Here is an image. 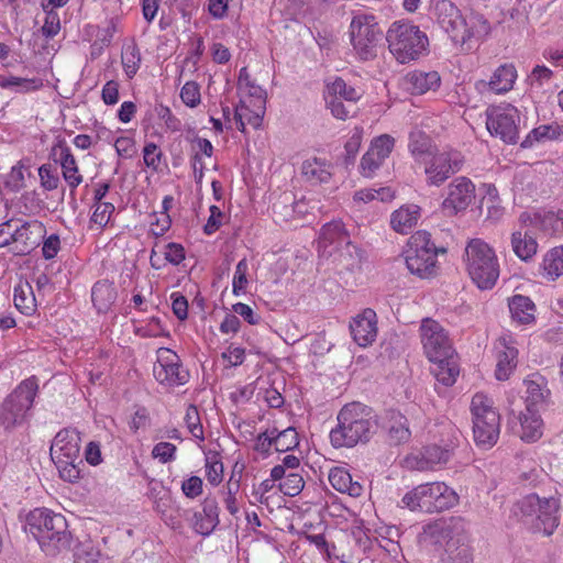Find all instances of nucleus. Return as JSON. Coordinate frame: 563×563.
Segmentation results:
<instances>
[{
    "label": "nucleus",
    "mask_w": 563,
    "mask_h": 563,
    "mask_svg": "<svg viewBox=\"0 0 563 563\" xmlns=\"http://www.w3.org/2000/svg\"><path fill=\"white\" fill-rule=\"evenodd\" d=\"M362 137H363L362 136V130L356 128L354 130L353 134L350 136V139L345 143L344 150H345V153H346V156H345V164L346 165L353 164V162L355 159V156H356V154L360 151V147H361V144H362Z\"/></svg>",
    "instance_id": "57"
},
{
    "label": "nucleus",
    "mask_w": 563,
    "mask_h": 563,
    "mask_svg": "<svg viewBox=\"0 0 563 563\" xmlns=\"http://www.w3.org/2000/svg\"><path fill=\"white\" fill-rule=\"evenodd\" d=\"M195 529L202 536H209L219 523V507L216 498L207 497L202 511L195 514Z\"/></svg>",
    "instance_id": "28"
},
{
    "label": "nucleus",
    "mask_w": 563,
    "mask_h": 563,
    "mask_svg": "<svg viewBox=\"0 0 563 563\" xmlns=\"http://www.w3.org/2000/svg\"><path fill=\"white\" fill-rule=\"evenodd\" d=\"M275 449L278 452H287L299 445L298 433L295 428H287L283 431H276L274 434Z\"/></svg>",
    "instance_id": "45"
},
{
    "label": "nucleus",
    "mask_w": 563,
    "mask_h": 563,
    "mask_svg": "<svg viewBox=\"0 0 563 563\" xmlns=\"http://www.w3.org/2000/svg\"><path fill=\"white\" fill-rule=\"evenodd\" d=\"M350 34L353 48L361 59L369 60L376 57L384 31L375 15L356 13L351 21Z\"/></svg>",
    "instance_id": "10"
},
{
    "label": "nucleus",
    "mask_w": 563,
    "mask_h": 563,
    "mask_svg": "<svg viewBox=\"0 0 563 563\" xmlns=\"http://www.w3.org/2000/svg\"><path fill=\"white\" fill-rule=\"evenodd\" d=\"M499 344L503 350L498 351L497 354V365L495 376L498 380H506L509 378L512 371L517 365V349L507 345L506 339H500Z\"/></svg>",
    "instance_id": "33"
},
{
    "label": "nucleus",
    "mask_w": 563,
    "mask_h": 563,
    "mask_svg": "<svg viewBox=\"0 0 563 563\" xmlns=\"http://www.w3.org/2000/svg\"><path fill=\"white\" fill-rule=\"evenodd\" d=\"M189 432L197 439H203V429L200 423L198 409L195 406H189L185 417Z\"/></svg>",
    "instance_id": "58"
},
{
    "label": "nucleus",
    "mask_w": 563,
    "mask_h": 563,
    "mask_svg": "<svg viewBox=\"0 0 563 563\" xmlns=\"http://www.w3.org/2000/svg\"><path fill=\"white\" fill-rule=\"evenodd\" d=\"M388 439L393 444H402L410 440L411 431L408 419L397 410H388L385 415Z\"/></svg>",
    "instance_id": "27"
},
{
    "label": "nucleus",
    "mask_w": 563,
    "mask_h": 563,
    "mask_svg": "<svg viewBox=\"0 0 563 563\" xmlns=\"http://www.w3.org/2000/svg\"><path fill=\"white\" fill-rule=\"evenodd\" d=\"M121 62L126 76L132 78L137 73L141 64L140 49L135 44H129L123 47Z\"/></svg>",
    "instance_id": "42"
},
{
    "label": "nucleus",
    "mask_w": 563,
    "mask_h": 563,
    "mask_svg": "<svg viewBox=\"0 0 563 563\" xmlns=\"http://www.w3.org/2000/svg\"><path fill=\"white\" fill-rule=\"evenodd\" d=\"M523 383L527 387L526 410L539 411V408L548 402L551 395L544 378L540 375H532Z\"/></svg>",
    "instance_id": "26"
},
{
    "label": "nucleus",
    "mask_w": 563,
    "mask_h": 563,
    "mask_svg": "<svg viewBox=\"0 0 563 563\" xmlns=\"http://www.w3.org/2000/svg\"><path fill=\"white\" fill-rule=\"evenodd\" d=\"M43 86V81L40 78H13V88L15 92L25 93L30 91H35Z\"/></svg>",
    "instance_id": "64"
},
{
    "label": "nucleus",
    "mask_w": 563,
    "mask_h": 563,
    "mask_svg": "<svg viewBox=\"0 0 563 563\" xmlns=\"http://www.w3.org/2000/svg\"><path fill=\"white\" fill-rule=\"evenodd\" d=\"M329 482L331 486L343 494L351 497H360L363 494V486L352 479L351 474L343 467H333L329 473Z\"/></svg>",
    "instance_id": "31"
},
{
    "label": "nucleus",
    "mask_w": 563,
    "mask_h": 563,
    "mask_svg": "<svg viewBox=\"0 0 563 563\" xmlns=\"http://www.w3.org/2000/svg\"><path fill=\"white\" fill-rule=\"evenodd\" d=\"M38 176L41 179V186L45 190H54L59 185V177L48 164H44L38 168Z\"/></svg>",
    "instance_id": "56"
},
{
    "label": "nucleus",
    "mask_w": 563,
    "mask_h": 563,
    "mask_svg": "<svg viewBox=\"0 0 563 563\" xmlns=\"http://www.w3.org/2000/svg\"><path fill=\"white\" fill-rule=\"evenodd\" d=\"M223 475V464L220 460L213 459H207L206 462V476L208 482L211 485H218L222 481Z\"/></svg>",
    "instance_id": "62"
},
{
    "label": "nucleus",
    "mask_w": 563,
    "mask_h": 563,
    "mask_svg": "<svg viewBox=\"0 0 563 563\" xmlns=\"http://www.w3.org/2000/svg\"><path fill=\"white\" fill-rule=\"evenodd\" d=\"M353 340L362 347L371 345L377 335L376 312L366 308L350 322Z\"/></svg>",
    "instance_id": "20"
},
{
    "label": "nucleus",
    "mask_w": 563,
    "mask_h": 563,
    "mask_svg": "<svg viewBox=\"0 0 563 563\" xmlns=\"http://www.w3.org/2000/svg\"><path fill=\"white\" fill-rule=\"evenodd\" d=\"M43 9L46 11L42 33L46 37H54L60 30L59 15L53 9L47 10V5L43 2Z\"/></svg>",
    "instance_id": "54"
},
{
    "label": "nucleus",
    "mask_w": 563,
    "mask_h": 563,
    "mask_svg": "<svg viewBox=\"0 0 563 563\" xmlns=\"http://www.w3.org/2000/svg\"><path fill=\"white\" fill-rule=\"evenodd\" d=\"M434 364L432 372L435 378L445 386H452L459 375V366L454 352L443 360H430Z\"/></svg>",
    "instance_id": "37"
},
{
    "label": "nucleus",
    "mask_w": 563,
    "mask_h": 563,
    "mask_svg": "<svg viewBox=\"0 0 563 563\" xmlns=\"http://www.w3.org/2000/svg\"><path fill=\"white\" fill-rule=\"evenodd\" d=\"M433 13L439 25L455 43L467 41V21L461 10L451 0H438Z\"/></svg>",
    "instance_id": "16"
},
{
    "label": "nucleus",
    "mask_w": 563,
    "mask_h": 563,
    "mask_svg": "<svg viewBox=\"0 0 563 563\" xmlns=\"http://www.w3.org/2000/svg\"><path fill=\"white\" fill-rule=\"evenodd\" d=\"M247 272L249 264L247 261L243 258L238 263L233 277L232 291L235 296H240L245 292L247 285Z\"/></svg>",
    "instance_id": "53"
},
{
    "label": "nucleus",
    "mask_w": 563,
    "mask_h": 563,
    "mask_svg": "<svg viewBox=\"0 0 563 563\" xmlns=\"http://www.w3.org/2000/svg\"><path fill=\"white\" fill-rule=\"evenodd\" d=\"M542 267L549 279L555 280L563 275V246L550 250L543 258Z\"/></svg>",
    "instance_id": "41"
},
{
    "label": "nucleus",
    "mask_w": 563,
    "mask_h": 563,
    "mask_svg": "<svg viewBox=\"0 0 563 563\" xmlns=\"http://www.w3.org/2000/svg\"><path fill=\"white\" fill-rule=\"evenodd\" d=\"M333 255V262L340 272L345 271L349 273H354L361 269V251L357 249V246L353 245L351 241L335 250Z\"/></svg>",
    "instance_id": "29"
},
{
    "label": "nucleus",
    "mask_w": 563,
    "mask_h": 563,
    "mask_svg": "<svg viewBox=\"0 0 563 563\" xmlns=\"http://www.w3.org/2000/svg\"><path fill=\"white\" fill-rule=\"evenodd\" d=\"M336 420V427L330 432L331 444L336 449L366 444L379 428L375 411L361 402H351L343 406Z\"/></svg>",
    "instance_id": "1"
},
{
    "label": "nucleus",
    "mask_w": 563,
    "mask_h": 563,
    "mask_svg": "<svg viewBox=\"0 0 563 563\" xmlns=\"http://www.w3.org/2000/svg\"><path fill=\"white\" fill-rule=\"evenodd\" d=\"M408 148L415 161L419 164H424L437 151L431 139L421 131L410 133Z\"/></svg>",
    "instance_id": "34"
},
{
    "label": "nucleus",
    "mask_w": 563,
    "mask_h": 563,
    "mask_svg": "<svg viewBox=\"0 0 563 563\" xmlns=\"http://www.w3.org/2000/svg\"><path fill=\"white\" fill-rule=\"evenodd\" d=\"M486 115V126L492 135L499 136L505 143H517L520 115L516 107L510 103L490 107Z\"/></svg>",
    "instance_id": "12"
},
{
    "label": "nucleus",
    "mask_w": 563,
    "mask_h": 563,
    "mask_svg": "<svg viewBox=\"0 0 563 563\" xmlns=\"http://www.w3.org/2000/svg\"><path fill=\"white\" fill-rule=\"evenodd\" d=\"M441 78L437 71L413 70L404 78V87L411 95H423L440 87Z\"/></svg>",
    "instance_id": "24"
},
{
    "label": "nucleus",
    "mask_w": 563,
    "mask_h": 563,
    "mask_svg": "<svg viewBox=\"0 0 563 563\" xmlns=\"http://www.w3.org/2000/svg\"><path fill=\"white\" fill-rule=\"evenodd\" d=\"M350 235L341 221H332L324 224L321 229L319 250L322 255L332 256L334 251L341 245L350 242Z\"/></svg>",
    "instance_id": "22"
},
{
    "label": "nucleus",
    "mask_w": 563,
    "mask_h": 563,
    "mask_svg": "<svg viewBox=\"0 0 563 563\" xmlns=\"http://www.w3.org/2000/svg\"><path fill=\"white\" fill-rule=\"evenodd\" d=\"M37 390L38 384L34 376L15 387L0 405V429L11 432L26 422Z\"/></svg>",
    "instance_id": "6"
},
{
    "label": "nucleus",
    "mask_w": 563,
    "mask_h": 563,
    "mask_svg": "<svg viewBox=\"0 0 563 563\" xmlns=\"http://www.w3.org/2000/svg\"><path fill=\"white\" fill-rule=\"evenodd\" d=\"M305 482L301 475L297 473H289L279 484V489L286 496H297L303 488Z\"/></svg>",
    "instance_id": "52"
},
{
    "label": "nucleus",
    "mask_w": 563,
    "mask_h": 563,
    "mask_svg": "<svg viewBox=\"0 0 563 563\" xmlns=\"http://www.w3.org/2000/svg\"><path fill=\"white\" fill-rule=\"evenodd\" d=\"M51 156L55 163L60 164L63 177L71 188V194L82 183V176L79 174L78 166L69 146L65 140L58 139L51 151Z\"/></svg>",
    "instance_id": "19"
},
{
    "label": "nucleus",
    "mask_w": 563,
    "mask_h": 563,
    "mask_svg": "<svg viewBox=\"0 0 563 563\" xmlns=\"http://www.w3.org/2000/svg\"><path fill=\"white\" fill-rule=\"evenodd\" d=\"M452 455V450L449 445L440 446L431 444L424 446L419 453L410 454L405 459V464L408 468L415 471H429L437 465L445 464Z\"/></svg>",
    "instance_id": "18"
},
{
    "label": "nucleus",
    "mask_w": 563,
    "mask_h": 563,
    "mask_svg": "<svg viewBox=\"0 0 563 563\" xmlns=\"http://www.w3.org/2000/svg\"><path fill=\"white\" fill-rule=\"evenodd\" d=\"M523 516L537 515L534 529L544 536H551L559 526V500L554 497L541 499L536 494L525 496L517 504Z\"/></svg>",
    "instance_id": "11"
},
{
    "label": "nucleus",
    "mask_w": 563,
    "mask_h": 563,
    "mask_svg": "<svg viewBox=\"0 0 563 563\" xmlns=\"http://www.w3.org/2000/svg\"><path fill=\"white\" fill-rule=\"evenodd\" d=\"M114 211V206L110 202L96 203L95 211L91 216V221L100 227H106Z\"/></svg>",
    "instance_id": "59"
},
{
    "label": "nucleus",
    "mask_w": 563,
    "mask_h": 563,
    "mask_svg": "<svg viewBox=\"0 0 563 563\" xmlns=\"http://www.w3.org/2000/svg\"><path fill=\"white\" fill-rule=\"evenodd\" d=\"M200 97L199 86L195 81H187L180 90V98L183 102L190 108L200 103Z\"/></svg>",
    "instance_id": "55"
},
{
    "label": "nucleus",
    "mask_w": 563,
    "mask_h": 563,
    "mask_svg": "<svg viewBox=\"0 0 563 563\" xmlns=\"http://www.w3.org/2000/svg\"><path fill=\"white\" fill-rule=\"evenodd\" d=\"M517 78V70L512 64H504L499 66L489 80V87L497 93L509 91Z\"/></svg>",
    "instance_id": "38"
},
{
    "label": "nucleus",
    "mask_w": 563,
    "mask_h": 563,
    "mask_svg": "<svg viewBox=\"0 0 563 563\" xmlns=\"http://www.w3.org/2000/svg\"><path fill=\"white\" fill-rule=\"evenodd\" d=\"M510 243L515 255L523 262H530L538 252V242L531 229L514 231Z\"/></svg>",
    "instance_id": "25"
},
{
    "label": "nucleus",
    "mask_w": 563,
    "mask_h": 563,
    "mask_svg": "<svg viewBox=\"0 0 563 563\" xmlns=\"http://www.w3.org/2000/svg\"><path fill=\"white\" fill-rule=\"evenodd\" d=\"M473 417V434L477 445L494 446L500 433V415L494 407L493 400L477 393L471 401Z\"/></svg>",
    "instance_id": "8"
},
{
    "label": "nucleus",
    "mask_w": 563,
    "mask_h": 563,
    "mask_svg": "<svg viewBox=\"0 0 563 563\" xmlns=\"http://www.w3.org/2000/svg\"><path fill=\"white\" fill-rule=\"evenodd\" d=\"M521 433L520 439L532 443L542 437L543 421L537 410L527 411L519 416Z\"/></svg>",
    "instance_id": "35"
},
{
    "label": "nucleus",
    "mask_w": 563,
    "mask_h": 563,
    "mask_svg": "<svg viewBox=\"0 0 563 563\" xmlns=\"http://www.w3.org/2000/svg\"><path fill=\"white\" fill-rule=\"evenodd\" d=\"M475 198V186L466 177H457L448 186V196L442 202L449 216H455L467 209Z\"/></svg>",
    "instance_id": "17"
},
{
    "label": "nucleus",
    "mask_w": 563,
    "mask_h": 563,
    "mask_svg": "<svg viewBox=\"0 0 563 563\" xmlns=\"http://www.w3.org/2000/svg\"><path fill=\"white\" fill-rule=\"evenodd\" d=\"M445 252L438 249L431 241V234L427 231H417L410 236L404 251L407 268L411 274L421 278H430L437 272V255Z\"/></svg>",
    "instance_id": "9"
},
{
    "label": "nucleus",
    "mask_w": 563,
    "mask_h": 563,
    "mask_svg": "<svg viewBox=\"0 0 563 563\" xmlns=\"http://www.w3.org/2000/svg\"><path fill=\"white\" fill-rule=\"evenodd\" d=\"M80 441V433L76 429L60 430L51 445L53 461L57 460V456L64 460H79Z\"/></svg>",
    "instance_id": "21"
},
{
    "label": "nucleus",
    "mask_w": 563,
    "mask_h": 563,
    "mask_svg": "<svg viewBox=\"0 0 563 563\" xmlns=\"http://www.w3.org/2000/svg\"><path fill=\"white\" fill-rule=\"evenodd\" d=\"M240 482H241V475H239L236 477L235 474L233 473L225 486V492H224L225 496H224L223 501H224L225 508L232 516H234L239 512L236 495L240 490V486H241Z\"/></svg>",
    "instance_id": "46"
},
{
    "label": "nucleus",
    "mask_w": 563,
    "mask_h": 563,
    "mask_svg": "<svg viewBox=\"0 0 563 563\" xmlns=\"http://www.w3.org/2000/svg\"><path fill=\"white\" fill-rule=\"evenodd\" d=\"M548 234L563 232V211H545L540 212L538 228Z\"/></svg>",
    "instance_id": "44"
},
{
    "label": "nucleus",
    "mask_w": 563,
    "mask_h": 563,
    "mask_svg": "<svg viewBox=\"0 0 563 563\" xmlns=\"http://www.w3.org/2000/svg\"><path fill=\"white\" fill-rule=\"evenodd\" d=\"M13 301L15 308L25 316H31L35 311V296L27 282H20L14 287Z\"/></svg>",
    "instance_id": "39"
},
{
    "label": "nucleus",
    "mask_w": 563,
    "mask_h": 563,
    "mask_svg": "<svg viewBox=\"0 0 563 563\" xmlns=\"http://www.w3.org/2000/svg\"><path fill=\"white\" fill-rule=\"evenodd\" d=\"M4 186L12 192H18L24 187V174L22 166H13L7 175Z\"/></svg>",
    "instance_id": "60"
},
{
    "label": "nucleus",
    "mask_w": 563,
    "mask_h": 563,
    "mask_svg": "<svg viewBox=\"0 0 563 563\" xmlns=\"http://www.w3.org/2000/svg\"><path fill=\"white\" fill-rule=\"evenodd\" d=\"M467 273L476 286L492 289L499 277V263L494 249L482 239H472L465 247Z\"/></svg>",
    "instance_id": "4"
},
{
    "label": "nucleus",
    "mask_w": 563,
    "mask_h": 563,
    "mask_svg": "<svg viewBox=\"0 0 563 563\" xmlns=\"http://www.w3.org/2000/svg\"><path fill=\"white\" fill-rule=\"evenodd\" d=\"M410 510L427 514L440 512L457 505V494L442 482L418 485L401 499Z\"/></svg>",
    "instance_id": "7"
},
{
    "label": "nucleus",
    "mask_w": 563,
    "mask_h": 563,
    "mask_svg": "<svg viewBox=\"0 0 563 563\" xmlns=\"http://www.w3.org/2000/svg\"><path fill=\"white\" fill-rule=\"evenodd\" d=\"M155 379L166 386H180L188 382L189 374L183 367L179 356L167 347H159L153 366Z\"/></svg>",
    "instance_id": "15"
},
{
    "label": "nucleus",
    "mask_w": 563,
    "mask_h": 563,
    "mask_svg": "<svg viewBox=\"0 0 563 563\" xmlns=\"http://www.w3.org/2000/svg\"><path fill=\"white\" fill-rule=\"evenodd\" d=\"M394 145L395 139L393 136L389 134H382L372 141L368 151L373 152V154L378 158L385 161L390 155Z\"/></svg>",
    "instance_id": "49"
},
{
    "label": "nucleus",
    "mask_w": 563,
    "mask_h": 563,
    "mask_svg": "<svg viewBox=\"0 0 563 563\" xmlns=\"http://www.w3.org/2000/svg\"><path fill=\"white\" fill-rule=\"evenodd\" d=\"M25 530L37 540L41 549L48 555L70 548L73 536L62 514L47 508H36L26 516Z\"/></svg>",
    "instance_id": "2"
},
{
    "label": "nucleus",
    "mask_w": 563,
    "mask_h": 563,
    "mask_svg": "<svg viewBox=\"0 0 563 563\" xmlns=\"http://www.w3.org/2000/svg\"><path fill=\"white\" fill-rule=\"evenodd\" d=\"M384 159L378 158L373 152L367 151L361 161V173L365 177H372L374 173L380 167Z\"/></svg>",
    "instance_id": "61"
},
{
    "label": "nucleus",
    "mask_w": 563,
    "mask_h": 563,
    "mask_svg": "<svg viewBox=\"0 0 563 563\" xmlns=\"http://www.w3.org/2000/svg\"><path fill=\"white\" fill-rule=\"evenodd\" d=\"M419 217V206H402L391 213L390 225L396 232L407 234L417 224Z\"/></svg>",
    "instance_id": "32"
},
{
    "label": "nucleus",
    "mask_w": 563,
    "mask_h": 563,
    "mask_svg": "<svg viewBox=\"0 0 563 563\" xmlns=\"http://www.w3.org/2000/svg\"><path fill=\"white\" fill-rule=\"evenodd\" d=\"M389 52L401 64L418 59L428 51L429 40L418 25L396 21L386 32Z\"/></svg>",
    "instance_id": "3"
},
{
    "label": "nucleus",
    "mask_w": 563,
    "mask_h": 563,
    "mask_svg": "<svg viewBox=\"0 0 563 563\" xmlns=\"http://www.w3.org/2000/svg\"><path fill=\"white\" fill-rule=\"evenodd\" d=\"M91 299L99 312H107L117 300L114 285L108 280L97 282L91 290Z\"/></svg>",
    "instance_id": "36"
},
{
    "label": "nucleus",
    "mask_w": 563,
    "mask_h": 563,
    "mask_svg": "<svg viewBox=\"0 0 563 563\" xmlns=\"http://www.w3.org/2000/svg\"><path fill=\"white\" fill-rule=\"evenodd\" d=\"M464 164V156L455 150L435 151L423 164L426 181L429 186L440 187L452 175L459 173Z\"/></svg>",
    "instance_id": "13"
},
{
    "label": "nucleus",
    "mask_w": 563,
    "mask_h": 563,
    "mask_svg": "<svg viewBox=\"0 0 563 563\" xmlns=\"http://www.w3.org/2000/svg\"><path fill=\"white\" fill-rule=\"evenodd\" d=\"M423 533L435 539L445 540V552L452 563H472L473 549L462 518H451L444 522H433L423 528Z\"/></svg>",
    "instance_id": "5"
},
{
    "label": "nucleus",
    "mask_w": 563,
    "mask_h": 563,
    "mask_svg": "<svg viewBox=\"0 0 563 563\" xmlns=\"http://www.w3.org/2000/svg\"><path fill=\"white\" fill-rule=\"evenodd\" d=\"M559 126L540 125L533 129L526 140L521 143L522 147H528L532 144V137L536 141L554 140L559 136Z\"/></svg>",
    "instance_id": "51"
},
{
    "label": "nucleus",
    "mask_w": 563,
    "mask_h": 563,
    "mask_svg": "<svg viewBox=\"0 0 563 563\" xmlns=\"http://www.w3.org/2000/svg\"><path fill=\"white\" fill-rule=\"evenodd\" d=\"M43 231V227L38 223L33 225L24 222L22 225L12 231V243L14 246V254L26 255L38 245V236Z\"/></svg>",
    "instance_id": "23"
},
{
    "label": "nucleus",
    "mask_w": 563,
    "mask_h": 563,
    "mask_svg": "<svg viewBox=\"0 0 563 563\" xmlns=\"http://www.w3.org/2000/svg\"><path fill=\"white\" fill-rule=\"evenodd\" d=\"M60 478L66 482L74 483L80 477V465H84L81 459L79 460H64L57 456V460L54 461Z\"/></svg>",
    "instance_id": "43"
},
{
    "label": "nucleus",
    "mask_w": 563,
    "mask_h": 563,
    "mask_svg": "<svg viewBox=\"0 0 563 563\" xmlns=\"http://www.w3.org/2000/svg\"><path fill=\"white\" fill-rule=\"evenodd\" d=\"M327 104L336 119L346 120L355 114V104L351 102L344 103V100H341L340 97H330L327 99Z\"/></svg>",
    "instance_id": "50"
},
{
    "label": "nucleus",
    "mask_w": 563,
    "mask_h": 563,
    "mask_svg": "<svg viewBox=\"0 0 563 563\" xmlns=\"http://www.w3.org/2000/svg\"><path fill=\"white\" fill-rule=\"evenodd\" d=\"M489 31L490 24L483 14L473 12L470 15V21L467 22V40L471 37L486 36Z\"/></svg>",
    "instance_id": "48"
},
{
    "label": "nucleus",
    "mask_w": 563,
    "mask_h": 563,
    "mask_svg": "<svg viewBox=\"0 0 563 563\" xmlns=\"http://www.w3.org/2000/svg\"><path fill=\"white\" fill-rule=\"evenodd\" d=\"M508 307L514 321L520 324L534 322L537 308L529 297L515 295L509 299Z\"/></svg>",
    "instance_id": "30"
},
{
    "label": "nucleus",
    "mask_w": 563,
    "mask_h": 563,
    "mask_svg": "<svg viewBox=\"0 0 563 563\" xmlns=\"http://www.w3.org/2000/svg\"><path fill=\"white\" fill-rule=\"evenodd\" d=\"M176 445L169 442H159L154 445L152 455L162 463L170 462L175 459Z\"/></svg>",
    "instance_id": "63"
},
{
    "label": "nucleus",
    "mask_w": 563,
    "mask_h": 563,
    "mask_svg": "<svg viewBox=\"0 0 563 563\" xmlns=\"http://www.w3.org/2000/svg\"><path fill=\"white\" fill-rule=\"evenodd\" d=\"M330 165L325 161L313 157L306 159L301 165L302 176L312 183H325L330 179Z\"/></svg>",
    "instance_id": "40"
},
{
    "label": "nucleus",
    "mask_w": 563,
    "mask_h": 563,
    "mask_svg": "<svg viewBox=\"0 0 563 563\" xmlns=\"http://www.w3.org/2000/svg\"><path fill=\"white\" fill-rule=\"evenodd\" d=\"M328 89L331 95L330 97H340V99L345 102L355 103L360 98L355 88L347 86L341 78H336L331 85H329Z\"/></svg>",
    "instance_id": "47"
},
{
    "label": "nucleus",
    "mask_w": 563,
    "mask_h": 563,
    "mask_svg": "<svg viewBox=\"0 0 563 563\" xmlns=\"http://www.w3.org/2000/svg\"><path fill=\"white\" fill-rule=\"evenodd\" d=\"M420 338L429 361L443 360L454 352L444 328L431 318L421 321Z\"/></svg>",
    "instance_id": "14"
}]
</instances>
